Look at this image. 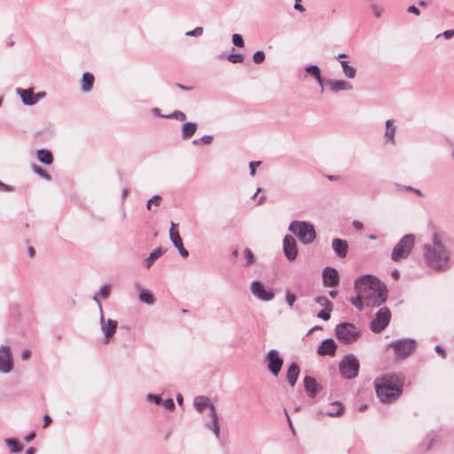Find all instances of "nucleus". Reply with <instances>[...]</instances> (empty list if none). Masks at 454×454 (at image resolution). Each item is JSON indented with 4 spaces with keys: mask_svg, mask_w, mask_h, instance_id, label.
I'll return each mask as SVG.
<instances>
[{
    "mask_svg": "<svg viewBox=\"0 0 454 454\" xmlns=\"http://www.w3.org/2000/svg\"><path fill=\"white\" fill-rule=\"evenodd\" d=\"M354 289L356 293H361L367 307H380L387 298L386 285L374 275L366 274L356 278Z\"/></svg>",
    "mask_w": 454,
    "mask_h": 454,
    "instance_id": "f257e3e1",
    "label": "nucleus"
},
{
    "mask_svg": "<svg viewBox=\"0 0 454 454\" xmlns=\"http://www.w3.org/2000/svg\"><path fill=\"white\" fill-rule=\"evenodd\" d=\"M424 258L428 267L434 270L443 271L449 269L450 253L436 233L434 234L432 244L424 246Z\"/></svg>",
    "mask_w": 454,
    "mask_h": 454,
    "instance_id": "f03ea898",
    "label": "nucleus"
},
{
    "mask_svg": "<svg viewBox=\"0 0 454 454\" xmlns=\"http://www.w3.org/2000/svg\"><path fill=\"white\" fill-rule=\"evenodd\" d=\"M194 407L196 411L200 413H203L206 410H208V416L210 417V421L207 422L206 426L207 428L213 431L215 437L217 439L220 438V426H219V418L216 413V409L214 404H212L208 398L204 396H197L194 399Z\"/></svg>",
    "mask_w": 454,
    "mask_h": 454,
    "instance_id": "7ed1b4c3",
    "label": "nucleus"
},
{
    "mask_svg": "<svg viewBox=\"0 0 454 454\" xmlns=\"http://www.w3.org/2000/svg\"><path fill=\"white\" fill-rule=\"evenodd\" d=\"M288 230L296 235L299 240L304 244H311L317 237L313 224L304 221H293Z\"/></svg>",
    "mask_w": 454,
    "mask_h": 454,
    "instance_id": "20e7f679",
    "label": "nucleus"
},
{
    "mask_svg": "<svg viewBox=\"0 0 454 454\" xmlns=\"http://www.w3.org/2000/svg\"><path fill=\"white\" fill-rule=\"evenodd\" d=\"M335 336L343 344L356 342L361 336L360 329L351 323H340L334 329Z\"/></svg>",
    "mask_w": 454,
    "mask_h": 454,
    "instance_id": "39448f33",
    "label": "nucleus"
},
{
    "mask_svg": "<svg viewBox=\"0 0 454 454\" xmlns=\"http://www.w3.org/2000/svg\"><path fill=\"white\" fill-rule=\"evenodd\" d=\"M414 243L415 237L413 234L404 235L394 247L391 254V259L394 262H399L407 258L414 247Z\"/></svg>",
    "mask_w": 454,
    "mask_h": 454,
    "instance_id": "423d86ee",
    "label": "nucleus"
},
{
    "mask_svg": "<svg viewBox=\"0 0 454 454\" xmlns=\"http://www.w3.org/2000/svg\"><path fill=\"white\" fill-rule=\"evenodd\" d=\"M360 364L354 354L345 355L339 364L340 375L347 380H353L358 375Z\"/></svg>",
    "mask_w": 454,
    "mask_h": 454,
    "instance_id": "0eeeda50",
    "label": "nucleus"
},
{
    "mask_svg": "<svg viewBox=\"0 0 454 454\" xmlns=\"http://www.w3.org/2000/svg\"><path fill=\"white\" fill-rule=\"evenodd\" d=\"M417 343L412 339H403L394 340L387 345V348H393L395 351V360H403L413 353Z\"/></svg>",
    "mask_w": 454,
    "mask_h": 454,
    "instance_id": "6e6552de",
    "label": "nucleus"
},
{
    "mask_svg": "<svg viewBox=\"0 0 454 454\" xmlns=\"http://www.w3.org/2000/svg\"><path fill=\"white\" fill-rule=\"evenodd\" d=\"M249 289L252 295L261 301L268 302L275 298L274 290L267 286L262 280L252 281Z\"/></svg>",
    "mask_w": 454,
    "mask_h": 454,
    "instance_id": "1a4fd4ad",
    "label": "nucleus"
},
{
    "mask_svg": "<svg viewBox=\"0 0 454 454\" xmlns=\"http://www.w3.org/2000/svg\"><path fill=\"white\" fill-rule=\"evenodd\" d=\"M264 362L271 375L278 377L284 364V359L279 351L274 348L270 349L264 356Z\"/></svg>",
    "mask_w": 454,
    "mask_h": 454,
    "instance_id": "9d476101",
    "label": "nucleus"
},
{
    "mask_svg": "<svg viewBox=\"0 0 454 454\" xmlns=\"http://www.w3.org/2000/svg\"><path fill=\"white\" fill-rule=\"evenodd\" d=\"M390 318V309L387 307L380 308L370 324L371 331L375 333H381L388 325Z\"/></svg>",
    "mask_w": 454,
    "mask_h": 454,
    "instance_id": "9b49d317",
    "label": "nucleus"
},
{
    "mask_svg": "<svg viewBox=\"0 0 454 454\" xmlns=\"http://www.w3.org/2000/svg\"><path fill=\"white\" fill-rule=\"evenodd\" d=\"M377 396L382 403H392L401 395L402 390L386 385H375Z\"/></svg>",
    "mask_w": 454,
    "mask_h": 454,
    "instance_id": "f8f14e48",
    "label": "nucleus"
},
{
    "mask_svg": "<svg viewBox=\"0 0 454 454\" xmlns=\"http://www.w3.org/2000/svg\"><path fill=\"white\" fill-rule=\"evenodd\" d=\"M16 93L20 95L22 103L25 106H29L35 105L39 100L43 99L46 96V93L43 91L35 93L34 89L32 88L27 90L17 88Z\"/></svg>",
    "mask_w": 454,
    "mask_h": 454,
    "instance_id": "ddd939ff",
    "label": "nucleus"
},
{
    "mask_svg": "<svg viewBox=\"0 0 454 454\" xmlns=\"http://www.w3.org/2000/svg\"><path fill=\"white\" fill-rule=\"evenodd\" d=\"M13 368V360L11 348L7 345L0 347V372L8 373Z\"/></svg>",
    "mask_w": 454,
    "mask_h": 454,
    "instance_id": "4468645a",
    "label": "nucleus"
},
{
    "mask_svg": "<svg viewBox=\"0 0 454 454\" xmlns=\"http://www.w3.org/2000/svg\"><path fill=\"white\" fill-rule=\"evenodd\" d=\"M118 323L114 319L105 320L103 313L100 315V327L104 334V342H109L110 338L115 333Z\"/></svg>",
    "mask_w": 454,
    "mask_h": 454,
    "instance_id": "2eb2a0df",
    "label": "nucleus"
},
{
    "mask_svg": "<svg viewBox=\"0 0 454 454\" xmlns=\"http://www.w3.org/2000/svg\"><path fill=\"white\" fill-rule=\"evenodd\" d=\"M375 385H386L395 387L402 390L403 386V376L402 374H387L375 380Z\"/></svg>",
    "mask_w": 454,
    "mask_h": 454,
    "instance_id": "dca6fc26",
    "label": "nucleus"
},
{
    "mask_svg": "<svg viewBox=\"0 0 454 454\" xmlns=\"http://www.w3.org/2000/svg\"><path fill=\"white\" fill-rule=\"evenodd\" d=\"M323 284L325 287H334L340 283L339 273L333 267H325L322 272Z\"/></svg>",
    "mask_w": 454,
    "mask_h": 454,
    "instance_id": "f3484780",
    "label": "nucleus"
},
{
    "mask_svg": "<svg viewBox=\"0 0 454 454\" xmlns=\"http://www.w3.org/2000/svg\"><path fill=\"white\" fill-rule=\"evenodd\" d=\"M283 250L285 256L290 262L294 261L297 257V247L296 241L291 235H286L283 240Z\"/></svg>",
    "mask_w": 454,
    "mask_h": 454,
    "instance_id": "a211bd4d",
    "label": "nucleus"
},
{
    "mask_svg": "<svg viewBox=\"0 0 454 454\" xmlns=\"http://www.w3.org/2000/svg\"><path fill=\"white\" fill-rule=\"evenodd\" d=\"M395 132H396V126L395 125V120L389 119L386 121V128L384 132V144L385 145H395Z\"/></svg>",
    "mask_w": 454,
    "mask_h": 454,
    "instance_id": "6ab92c4d",
    "label": "nucleus"
},
{
    "mask_svg": "<svg viewBox=\"0 0 454 454\" xmlns=\"http://www.w3.org/2000/svg\"><path fill=\"white\" fill-rule=\"evenodd\" d=\"M303 383L308 395L311 398H314L322 389V386L319 385L313 377L305 376L303 379Z\"/></svg>",
    "mask_w": 454,
    "mask_h": 454,
    "instance_id": "aec40b11",
    "label": "nucleus"
},
{
    "mask_svg": "<svg viewBox=\"0 0 454 454\" xmlns=\"http://www.w3.org/2000/svg\"><path fill=\"white\" fill-rule=\"evenodd\" d=\"M337 349L336 342L329 338L322 341L321 345L317 348V353L320 356H333Z\"/></svg>",
    "mask_w": 454,
    "mask_h": 454,
    "instance_id": "412c9836",
    "label": "nucleus"
},
{
    "mask_svg": "<svg viewBox=\"0 0 454 454\" xmlns=\"http://www.w3.org/2000/svg\"><path fill=\"white\" fill-rule=\"evenodd\" d=\"M326 84L329 86L330 90L334 93L353 89L352 84L344 80H328Z\"/></svg>",
    "mask_w": 454,
    "mask_h": 454,
    "instance_id": "4be33fe9",
    "label": "nucleus"
},
{
    "mask_svg": "<svg viewBox=\"0 0 454 454\" xmlns=\"http://www.w3.org/2000/svg\"><path fill=\"white\" fill-rule=\"evenodd\" d=\"M334 253L340 258H345L348 251V244L346 240L340 239H334L332 243Z\"/></svg>",
    "mask_w": 454,
    "mask_h": 454,
    "instance_id": "5701e85b",
    "label": "nucleus"
},
{
    "mask_svg": "<svg viewBox=\"0 0 454 454\" xmlns=\"http://www.w3.org/2000/svg\"><path fill=\"white\" fill-rule=\"evenodd\" d=\"M300 374V367L297 363H291L286 371V380L291 387H294Z\"/></svg>",
    "mask_w": 454,
    "mask_h": 454,
    "instance_id": "b1692460",
    "label": "nucleus"
},
{
    "mask_svg": "<svg viewBox=\"0 0 454 454\" xmlns=\"http://www.w3.org/2000/svg\"><path fill=\"white\" fill-rule=\"evenodd\" d=\"M344 407L339 402H333L321 413L329 417H338L343 413Z\"/></svg>",
    "mask_w": 454,
    "mask_h": 454,
    "instance_id": "393cba45",
    "label": "nucleus"
},
{
    "mask_svg": "<svg viewBox=\"0 0 454 454\" xmlns=\"http://www.w3.org/2000/svg\"><path fill=\"white\" fill-rule=\"evenodd\" d=\"M198 129V125L196 122H185L183 124L181 128V137L183 139H189L191 137H192Z\"/></svg>",
    "mask_w": 454,
    "mask_h": 454,
    "instance_id": "a878e982",
    "label": "nucleus"
},
{
    "mask_svg": "<svg viewBox=\"0 0 454 454\" xmlns=\"http://www.w3.org/2000/svg\"><path fill=\"white\" fill-rule=\"evenodd\" d=\"M94 84V76L90 72H85L82 74V81H81V90L83 92H90L91 91Z\"/></svg>",
    "mask_w": 454,
    "mask_h": 454,
    "instance_id": "bb28decb",
    "label": "nucleus"
},
{
    "mask_svg": "<svg viewBox=\"0 0 454 454\" xmlns=\"http://www.w3.org/2000/svg\"><path fill=\"white\" fill-rule=\"evenodd\" d=\"M165 253V250H163L161 247H158L155 250H153L150 254L145 259L144 261V266L145 269H150L153 262L159 259L163 254Z\"/></svg>",
    "mask_w": 454,
    "mask_h": 454,
    "instance_id": "cd10ccee",
    "label": "nucleus"
},
{
    "mask_svg": "<svg viewBox=\"0 0 454 454\" xmlns=\"http://www.w3.org/2000/svg\"><path fill=\"white\" fill-rule=\"evenodd\" d=\"M36 158L37 160L44 164V165H51L53 162V156L52 153L46 149H39L36 151Z\"/></svg>",
    "mask_w": 454,
    "mask_h": 454,
    "instance_id": "c85d7f7f",
    "label": "nucleus"
},
{
    "mask_svg": "<svg viewBox=\"0 0 454 454\" xmlns=\"http://www.w3.org/2000/svg\"><path fill=\"white\" fill-rule=\"evenodd\" d=\"M171 241H172L174 247L178 250L180 255L183 258L188 257L189 253H188L187 249H185L184 247L183 241H182L180 235H174Z\"/></svg>",
    "mask_w": 454,
    "mask_h": 454,
    "instance_id": "c756f323",
    "label": "nucleus"
},
{
    "mask_svg": "<svg viewBox=\"0 0 454 454\" xmlns=\"http://www.w3.org/2000/svg\"><path fill=\"white\" fill-rule=\"evenodd\" d=\"M4 442L12 453H19L23 450V445L16 439L6 438Z\"/></svg>",
    "mask_w": 454,
    "mask_h": 454,
    "instance_id": "7c9ffc66",
    "label": "nucleus"
},
{
    "mask_svg": "<svg viewBox=\"0 0 454 454\" xmlns=\"http://www.w3.org/2000/svg\"><path fill=\"white\" fill-rule=\"evenodd\" d=\"M340 63L342 67L343 74L347 78L352 79L356 76V69L354 67L349 66L348 61L340 60Z\"/></svg>",
    "mask_w": 454,
    "mask_h": 454,
    "instance_id": "2f4dec72",
    "label": "nucleus"
},
{
    "mask_svg": "<svg viewBox=\"0 0 454 454\" xmlns=\"http://www.w3.org/2000/svg\"><path fill=\"white\" fill-rule=\"evenodd\" d=\"M316 302L324 307L326 310L331 311L333 309V303L325 296H317L315 299Z\"/></svg>",
    "mask_w": 454,
    "mask_h": 454,
    "instance_id": "473e14b6",
    "label": "nucleus"
},
{
    "mask_svg": "<svg viewBox=\"0 0 454 454\" xmlns=\"http://www.w3.org/2000/svg\"><path fill=\"white\" fill-rule=\"evenodd\" d=\"M350 302L359 310H362L364 306H365L361 293H356L355 297H351Z\"/></svg>",
    "mask_w": 454,
    "mask_h": 454,
    "instance_id": "72a5a7b5",
    "label": "nucleus"
},
{
    "mask_svg": "<svg viewBox=\"0 0 454 454\" xmlns=\"http://www.w3.org/2000/svg\"><path fill=\"white\" fill-rule=\"evenodd\" d=\"M163 118L184 121L186 120V114L182 111L175 110L173 113L163 116Z\"/></svg>",
    "mask_w": 454,
    "mask_h": 454,
    "instance_id": "f704fd0d",
    "label": "nucleus"
},
{
    "mask_svg": "<svg viewBox=\"0 0 454 454\" xmlns=\"http://www.w3.org/2000/svg\"><path fill=\"white\" fill-rule=\"evenodd\" d=\"M213 136L211 135H204L200 138L194 139L192 141V145H210L213 142Z\"/></svg>",
    "mask_w": 454,
    "mask_h": 454,
    "instance_id": "c9c22d12",
    "label": "nucleus"
},
{
    "mask_svg": "<svg viewBox=\"0 0 454 454\" xmlns=\"http://www.w3.org/2000/svg\"><path fill=\"white\" fill-rule=\"evenodd\" d=\"M305 71L310 74L311 76H313L315 79H319V76L321 75V71H320V68L317 65H310V66H308L306 68H305Z\"/></svg>",
    "mask_w": 454,
    "mask_h": 454,
    "instance_id": "e433bc0d",
    "label": "nucleus"
},
{
    "mask_svg": "<svg viewBox=\"0 0 454 454\" xmlns=\"http://www.w3.org/2000/svg\"><path fill=\"white\" fill-rule=\"evenodd\" d=\"M244 257L246 259V266H251L254 263L255 258L253 252L249 248H246L243 252Z\"/></svg>",
    "mask_w": 454,
    "mask_h": 454,
    "instance_id": "4c0bfd02",
    "label": "nucleus"
},
{
    "mask_svg": "<svg viewBox=\"0 0 454 454\" xmlns=\"http://www.w3.org/2000/svg\"><path fill=\"white\" fill-rule=\"evenodd\" d=\"M32 168H33L34 172L35 174H37L39 176H41L42 178H43L45 180H51V177L48 174V172L46 170H44L43 168H42L41 167H39L37 165H33Z\"/></svg>",
    "mask_w": 454,
    "mask_h": 454,
    "instance_id": "58836bf2",
    "label": "nucleus"
},
{
    "mask_svg": "<svg viewBox=\"0 0 454 454\" xmlns=\"http://www.w3.org/2000/svg\"><path fill=\"white\" fill-rule=\"evenodd\" d=\"M139 299H140L141 301H143V302H145V303H146L148 305H151V304L153 303V297L148 292H145V291L141 292L139 294Z\"/></svg>",
    "mask_w": 454,
    "mask_h": 454,
    "instance_id": "ea45409f",
    "label": "nucleus"
},
{
    "mask_svg": "<svg viewBox=\"0 0 454 454\" xmlns=\"http://www.w3.org/2000/svg\"><path fill=\"white\" fill-rule=\"evenodd\" d=\"M110 291H111V285L110 284H105L103 285L99 291H98V294L103 298V299H107L110 295Z\"/></svg>",
    "mask_w": 454,
    "mask_h": 454,
    "instance_id": "a19ab883",
    "label": "nucleus"
},
{
    "mask_svg": "<svg viewBox=\"0 0 454 454\" xmlns=\"http://www.w3.org/2000/svg\"><path fill=\"white\" fill-rule=\"evenodd\" d=\"M230 62L238 64L244 60V56L241 53L229 54L226 58Z\"/></svg>",
    "mask_w": 454,
    "mask_h": 454,
    "instance_id": "79ce46f5",
    "label": "nucleus"
},
{
    "mask_svg": "<svg viewBox=\"0 0 454 454\" xmlns=\"http://www.w3.org/2000/svg\"><path fill=\"white\" fill-rule=\"evenodd\" d=\"M265 59V53L262 51H257L253 55V60L256 64H261Z\"/></svg>",
    "mask_w": 454,
    "mask_h": 454,
    "instance_id": "37998d69",
    "label": "nucleus"
},
{
    "mask_svg": "<svg viewBox=\"0 0 454 454\" xmlns=\"http://www.w3.org/2000/svg\"><path fill=\"white\" fill-rule=\"evenodd\" d=\"M203 31H204L203 27H197L193 30L187 31L185 33V35L191 36V37H199L203 34Z\"/></svg>",
    "mask_w": 454,
    "mask_h": 454,
    "instance_id": "c03bdc74",
    "label": "nucleus"
},
{
    "mask_svg": "<svg viewBox=\"0 0 454 454\" xmlns=\"http://www.w3.org/2000/svg\"><path fill=\"white\" fill-rule=\"evenodd\" d=\"M160 201L161 197L160 195H154L147 201L146 208L150 210L152 204H154L155 206H160Z\"/></svg>",
    "mask_w": 454,
    "mask_h": 454,
    "instance_id": "a18cd8bd",
    "label": "nucleus"
},
{
    "mask_svg": "<svg viewBox=\"0 0 454 454\" xmlns=\"http://www.w3.org/2000/svg\"><path fill=\"white\" fill-rule=\"evenodd\" d=\"M286 301L290 308H292L296 301V295L289 290L286 293Z\"/></svg>",
    "mask_w": 454,
    "mask_h": 454,
    "instance_id": "49530a36",
    "label": "nucleus"
},
{
    "mask_svg": "<svg viewBox=\"0 0 454 454\" xmlns=\"http://www.w3.org/2000/svg\"><path fill=\"white\" fill-rule=\"evenodd\" d=\"M232 43L237 47L244 46V39L239 34L232 35Z\"/></svg>",
    "mask_w": 454,
    "mask_h": 454,
    "instance_id": "de8ad7c7",
    "label": "nucleus"
},
{
    "mask_svg": "<svg viewBox=\"0 0 454 454\" xmlns=\"http://www.w3.org/2000/svg\"><path fill=\"white\" fill-rule=\"evenodd\" d=\"M146 399L150 402L155 403L156 404H160L161 403V397L153 394H148L146 395Z\"/></svg>",
    "mask_w": 454,
    "mask_h": 454,
    "instance_id": "09e8293b",
    "label": "nucleus"
},
{
    "mask_svg": "<svg viewBox=\"0 0 454 454\" xmlns=\"http://www.w3.org/2000/svg\"><path fill=\"white\" fill-rule=\"evenodd\" d=\"M439 440V435L437 434H434L431 438H430V441H429V443L427 444V446L426 447V450H431V448L434 445V443H436Z\"/></svg>",
    "mask_w": 454,
    "mask_h": 454,
    "instance_id": "8fccbe9b",
    "label": "nucleus"
},
{
    "mask_svg": "<svg viewBox=\"0 0 454 454\" xmlns=\"http://www.w3.org/2000/svg\"><path fill=\"white\" fill-rule=\"evenodd\" d=\"M317 317H318V318H321V319H323V320L327 321V320H329V319H330V317H331V316H330V311H328V310H326V309H325V310H321V311H319V312L317 313Z\"/></svg>",
    "mask_w": 454,
    "mask_h": 454,
    "instance_id": "3c124183",
    "label": "nucleus"
},
{
    "mask_svg": "<svg viewBox=\"0 0 454 454\" xmlns=\"http://www.w3.org/2000/svg\"><path fill=\"white\" fill-rule=\"evenodd\" d=\"M163 405L167 410H173L175 408L174 400L171 398H168L163 402Z\"/></svg>",
    "mask_w": 454,
    "mask_h": 454,
    "instance_id": "603ef678",
    "label": "nucleus"
},
{
    "mask_svg": "<svg viewBox=\"0 0 454 454\" xmlns=\"http://www.w3.org/2000/svg\"><path fill=\"white\" fill-rule=\"evenodd\" d=\"M261 164V161H251L249 163V168H250V174L251 176H254L255 175V168L256 167H258L259 165Z\"/></svg>",
    "mask_w": 454,
    "mask_h": 454,
    "instance_id": "864d4df0",
    "label": "nucleus"
},
{
    "mask_svg": "<svg viewBox=\"0 0 454 454\" xmlns=\"http://www.w3.org/2000/svg\"><path fill=\"white\" fill-rule=\"evenodd\" d=\"M434 351L439 354L442 358H445L446 357V351L444 350V348L440 346V345H436L434 347Z\"/></svg>",
    "mask_w": 454,
    "mask_h": 454,
    "instance_id": "5fc2aeb1",
    "label": "nucleus"
},
{
    "mask_svg": "<svg viewBox=\"0 0 454 454\" xmlns=\"http://www.w3.org/2000/svg\"><path fill=\"white\" fill-rule=\"evenodd\" d=\"M0 190L4 192H13L14 187L9 184H5L0 181Z\"/></svg>",
    "mask_w": 454,
    "mask_h": 454,
    "instance_id": "6e6d98bb",
    "label": "nucleus"
},
{
    "mask_svg": "<svg viewBox=\"0 0 454 454\" xmlns=\"http://www.w3.org/2000/svg\"><path fill=\"white\" fill-rule=\"evenodd\" d=\"M407 12L409 13H412L416 16H419L420 15V11L415 6V5H411L408 7L407 9Z\"/></svg>",
    "mask_w": 454,
    "mask_h": 454,
    "instance_id": "4d7b16f0",
    "label": "nucleus"
},
{
    "mask_svg": "<svg viewBox=\"0 0 454 454\" xmlns=\"http://www.w3.org/2000/svg\"><path fill=\"white\" fill-rule=\"evenodd\" d=\"M176 227V224L174 223H171V227L169 230V238L170 239H173L174 235H179V232L177 231H175L174 229Z\"/></svg>",
    "mask_w": 454,
    "mask_h": 454,
    "instance_id": "13d9d810",
    "label": "nucleus"
},
{
    "mask_svg": "<svg viewBox=\"0 0 454 454\" xmlns=\"http://www.w3.org/2000/svg\"><path fill=\"white\" fill-rule=\"evenodd\" d=\"M442 35L445 39H450L454 36V30L453 29L446 30Z\"/></svg>",
    "mask_w": 454,
    "mask_h": 454,
    "instance_id": "bf43d9fd",
    "label": "nucleus"
},
{
    "mask_svg": "<svg viewBox=\"0 0 454 454\" xmlns=\"http://www.w3.org/2000/svg\"><path fill=\"white\" fill-rule=\"evenodd\" d=\"M352 225L357 231H361L364 228L363 223L357 220L353 221Z\"/></svg>",
    "mask_w": 454,
    "mask_h": 454,
    "instance_id": "052dcab7",
    "label": "nucleus"
},
{
    "mask_svg": "<svg viewBox=\"0 0 454 454\" xmlns=\"http://www.w3.org/2000/svg\"><path fill=\"white\" fill-rule=\"evenodd\" d=\"M300 1L301 0H295V4H294V9L301 12H303L305 11V8L300 4Z\"/></svg>",
    "mask_w": 454,
    "mask_h": 454,
    "instance_id": "680f3d73",
    "label": "nucleus"
},
{
    "mask_svg": "<svg viewBox=\"0 0 454 454\" xmlns=\"http://www.w3.org/2000/svg\"><path fill=\"white\" fill-rule=\"evenodd\" d=\"M31 352L28 349H25L21 353V357L23 360H27L30 357Z\"/></svg>",
    "mask_w": 454,
    "mask_h": 454,
    "instance_id": "e2e57ef3",
    "label": "nucleus"
},
{
    "mask_svg": "<svg viewBox=\"0 0 454 454\" xmlns=\"http://www.w3.org/2000/svg\"><path fill=\"white\" fill-rule=\"evenodd\" d=\"M35 437V432H30L26 437H25V441L27 442H31L32 440H34Z\"/></svg>",
    "mask_w": 454,
    "mask_h": 454,
    "instance_id": "0e129e2a",
    "label": "nucleus"
},
{
    "mask_svg": "<svg viewBox=\"0 0 454 454\" xmlns=\"http://www.w3.org/2000/svg\"><path fill=\"white\" fill-rule=\"evenodd\" d=\"M93 301L98 304L100 314L103 313L102 305L97 295L93 296Z\"/></svg>",
    "mask_w": 454,
    "mask_h": 454,
    "instance_id": "69168bd1",
    "label": "nucleus"
},
{
    "mask_svg": "<svg viewBox=\"0 0 454 454\" xmlns=\"http://www.w3.org/2000/svg\"><path fill=\"white\" fill-rule=\"evenodd\" d=\"M43 421H44L43 427H46L51 422V418L49 415H44Z\"/></svg>",
    "mask_w": 454,
    "mask_h": 454,
    "instance_id": "338daca9",
    "label": "nucleus"
},
{
    "mask_svg": "<svg viewBox=\"0 0 454 454\" xmlns=\"http://www.w3.org/2000/svg\"><path fill=\"white\" fill-rule=\"evenodd\" d=\"M176 86H177L180 90H184V91H190V90H192V87L184 86V85H182V84H179V83H178V84H176Z\"/></svg>",
    "mask_w": 454,
    "mask_h": 454,
    "instance_id": "774afa93",
    "label": "nucleus"
}]
</instances>
